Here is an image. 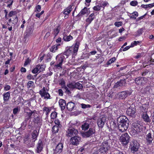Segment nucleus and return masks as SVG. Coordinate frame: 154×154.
<instances>
[{"label":"nucleus","instance_id":"f257e3e1","mask_svg":"<svg viewBox=\"0 0 154 154\" xmlns=\"http://www.w3.org/2000/svg\"><path fill=\"white\" fill-rule=\"evenodd\" d=\"M117 121L119 131L121 132L126 131L129 124L128 119L125 116H121L118 119Z\"/></svg>","mask_w":154,"mask_h":154},{"label":"nucleus","instance_id":"f03ea898","mask_svg":"<svg viewBox=\"0 0 154 154\" xmlns=\"http://www.w3.org/2000/svg\"><path fill=\"white\" fill-rule=\"evenodd\" d=\"M80 45V43L79 41H76L75 45H72L71 47H67L66 48L65 51L63 54L66 56V58L69 55L72 54L74 55H76L78 51L79 46Z\"/></svg>","mask_w":154,"mask_h":154},{"label":"nucleus","instance_id":"7ed1b4c3","mask_svg":"<svg viewBox=\"0 0 154 154\" xmlns=\"http://www.w3.org/2000/svg\"><path fill=\"white\" fill-rule=\"evenodd\" d=\"M56 64L54 65V66L57 68L62 69V63L63 62H65L66 60L64 54H58L56 56Z\"/></svg>","mask_w":154,"mask_h":154},{"label":"nucleus","instance_id":"20e7f679","mask_svg":"<svg viewBox=\"0 0 154 154\" xmlns=\"http://www.w3.org/2000/svg\"><path fill=\"white\" fill-rule=\"evenodd\" d=\"M81 141V137L77 135L71 137L70 140V144L73 146H77Z\"/></svg>","mask_w":154,"mask_h":154},{"label":"nucleus","instance_id":"39448f33","mask_svg":"<svg viewBox=\"0 0 154 154\" xmlns=\"http://www.w3.org/2000/svg\"><path fill=\"white\" fill-rule=\"evenodd\" d=\"M78 131L74 128H69L66 131V135L68 137H72L77 135Z\"/></svg>","mask_w":154,"mask_h":154},{"label":"nucleus","instance_id":"423d86ee","mask_svg":"<svg viewBox=\"0 0 154 154\" xmlns=\"http://www.w3.org/2000/svg\"><path fill=\"white\" fill-rule=\"evenodd\" d=\"M131 93V91H125L119 92L117 95L119 98L120 99H123L128 96L130 95Z\"/></svg>","mask_w":154,"mask_h":154},{"label":"nucleus","instance_id":"0eeeda50","mask_svg":"<svg viewBox=\"0 0 154 154\" xmlns=\"http://www.w3.org/2000/svg\"><path fill=\"white\" fill-rule=\"evenodd\" d=\"M132 125L134 132L135 133H138L142 131L143 129L142 126L137 122L133 123Z\"/></svg>","mask_w":154,"mask_h":154},{"label":"nucleus","instance_id":"6e6552de","mask_svg":"<svg viewBox=\"0 0 154 154\" xmlns=\"http://www.w3.org/2000/svg\"><path fill=\"white\" fill-rule=\"evenodd\" d=\"M126 113L128 115L134 117L136 114V109L134 107L131 106L127 109Z\"/></svg>","mask_w":154,"mask_h":154},{"label":"nucleus","instance_id":"1a4fd4ad","mask_svg":"<svg viewBox=\"0 0 154 154\" xmlns=\"http://www.w3.org/2000/svg\"><path fill=\"white\" fill-rule=\"evenodd\" d=\"M120 140L124 145H126L130 140V137L127 133L123 134L120 137Z\"/></svg>","mask_w":154,"mask_h":154},{"label":"nucleus","instance_id":"9d476101","mask_svg":"<svg viewBox=\"0 0 154 154\" xmlns=\"http://www.w3.org/2000/svg\"><path fill=\"white\" fill-rule=\"evenodd\" d=\"M26 113L27 115L25 117L26 121H28L29 119H31L32 116H34L37 114L35 110L32 111L30 109L28 110Z\"/></svg>","mask_w":154,"mask_h":154},{"label":"nucleus","instance_id":"9b49d317","mask_svg":"<svg viewBox=\"0 0 154 154\" xmlns=\"http://www.w3.org/2000/svg\"><path fill=\"white\" fill-rule=\"evenodd\" d=\"M95 131V130L94 129L90 128L88 131L82 133V136L83 137H88L94 134Z\"/></svg>","mask_w":154,"mask_h":154},{"label":"nucleus","instance_id":"f8f14e48","mask_svg":"<svg viewBox=\"0 0 154 154\" xmlns=\"http://www.w3.org/2000/svg\"><path fill=\"white\" fill-rule=\"evenodd\" d=\"M106 118L104 116H101L97 120V124L99 128H102L103 127Z\"/></svg>","mask_w":154,"mask_h":154},{"label":"nucleus","instance_id":"ddd939ff","mask_svg":"<svg viewBox=\"0 0 154 154\" xmlns=\"http://www.w3.org/2000/svg\"><path fill=\"white\" fill-rule=\"evenodd\" d=\"M63 147V146L62 143H58L57 146L55 149L54 150V154H56L57 153L59 154L62 151Z\"/></svg>","mask_w":154,"mask_h":154},{"label":"nucleus","instance_id":"4468645a","mask_svg":"<svg viewBox=\"0 0 154 154\" xmlns=\"http://www.w3.org/2000/svg\"><path fill=\"white\" fill-rule=\"evenodd\" d=\"M126 83V81L125 79L121 80L120 81L117 82L114 86V88H118L119 87H122L125 86Z\"/></svg>","mask_w":154,"mask_h":154},{"label":"nucleus","instance_id":"2eb2a0df","mask_svg":"<svg viewBox=\"0 0 154 154\" xmlns=\"http://www.w3.org/2000/svg\"><path fill=\"white\" fill-rule=\"evenodd\" d=\"M39 93L42 97H43L45 99H50V95L48 92L39 91Z\"/></svg>","mask_w":154,"mask_h":154},{"label":"nucleus","instance_id":"dca6fc26","mask_svg":"<svg viewBox=\"0 0 154 154\" xmlns=\"http://www.w3.org/2000/svg\"><path fill=\"white\" fill-rule=\"evenodd\" d=\"M135 82L138 85H141L145 83L144 79L142 77H138L135 79Z\"/></svg>","mask_w":154,"mask_h":154},{"label":"nucleus","instance_id":"f3484780","mask_svg":"<svg viewBox=\"0 0 154 154\" xmlns=\"http://www.w3.org/2000/svg\"><path fill=\"white\" fill-rule=\"evenodd\" d=\"M33 31V27L32 26H28L26 28L25 33L26 35L29 36L30 35Z\"/></svg>","mask_w":154,"mask_h":154},{"label":"nucleus","instance_id":"a211bd4d","mask_svg":"<svg viewBox=\"0 0 154 154\" xmlns=\"http://www.w3.org/2000/svg\"><path fill=\"white\" fill-rule=\"evenodd\" d=\"M75 105L74 103L72 102L68 103L66 105V107L68 110L71 111L75 108Z\"/></svg>","mask_w":154,"mask_h":154},{"label":"nucleus","instance_id":"6ab92c4d","mask_svg":"<svg viewBox=\"0 0 154 154\" xmlns=\"http://www.w3.org/2000/svg\"><path fill=\"white\" fill-rule=\"evenodd\" d=\"M43 146L42 141L40 140H39L37 145V152L39 153L43 149Z\"/></svg>","mask_w":154,"mask_h":154},{"label":"nucleus","instance_id":"aec40b11","mask_svg":"<svg viewBox=\"0 0 154 154\" xmlns=\"http://www.w3.org/2000/svg\"><path fill=\"white\" fill-rule=\"evenodd\" d=\"M146 140L147 142L149 144L152 143L153 138L152 137L151 133L150 132H149L146 135Z\"/></svg>","mask_w":154,"mask_h":154},{"label":"nucleus","instance_id":"412c9836","mask_svg":"<svg viewBox=\"0 0 154 154\" xmlns=\"http://www.w3.org/2000/svg\"><path fill=\"white\" fill-rule=\"evenodd\" d=\"M59 103L60 107L61 110H63L64 109L66 106L65 101L63 99H61L59 100Z\"/></svg>","mask_w":154,"mask_h":154},{"label":"nucleus","instance_id":"4be33fe9","mask_svg":"<svg viewBox=\"0 0 154 154\" xmlns=\"http://www.w3.org/2000/svg\"><path fill=\"white\" fill-rule=\"evenodd\" d=\"M133 146L131 148V150L133 152L137 151L139 148L138 144L136 141L134 142Z\"/></svg>","mask_w":154,"mask_h":154},{"label":"nucleus","instance_id":"5701e85b","mask_svg":"<svg viewBox=\"0 0 154 154\" xmlns=\"http://www.w3.org/2000/svg\"><path fill=\"white\" fill-rule=\"evenodd\" d=\"M95 18V16L94 13H92L89 15L88 17L86 19V21L89 24L91 23Z\"/></svg>","mask_w":154,"mask_h":154},{"label":"nucleus","instance_id":"b1692460","mask_svg":"<svg viewBox=\"0 0 154 154\" xmlns=\"http://www.w3.org/2000/svg\"><path fill=\"white\" fill-rule=\"evenodd\" d=\"M3 100L5 102L8 100L10 97V93L9 91L4 93L3 95Z\"/></svg>","mask_w":154,"mask_h":154},{"label":"nucleus","instance_id":"393cba45","mask_svg":"<svg viewBox=\"0 0 154 154\" xmlns=\"http://www.w3.org/2000/svg\"><path fill=\"white\" fill-rule=\"evenodd\" d=\"M8 21L9 23H10L11 22H12L13 24L15 25L18 21V19L17 16H14V17L10 18Z\"/></svg>","mask_w":154,"mask_h":154},{"label":"nucleus","instance_id":"a878e982","mask_svg":"<svg viewBox=\"0 0 154 154\" xmlns=\"http://www.w3.org/2000/svg\"><path fill=\"white\" fill-rule=\"evenodd\" d=\"M89 11L88 10L87 8L85 7L81 10V11L79 13V15L80 16H82L83 15L88 13Z\"/></svg>","mask_w":154,"mask_h":154},{"label":"nucleus","instance_id":"bb28decb","mask_svg":"<svg viewBox=\"0 0 154 154\" xmlns=\"http://www.w3.org/2000/svg\"><path fill=\"white\" fill-rule=\"evenodd\" d=\"M128 15L131 18L135 19L138 16V14L137 12L134 11L132 13H129Z\"/></svg>","mask_w":154,"mask_h":154},{"label":"nucleus","instance_id":"cd10ccee","mask_svg":"<svg viewBox=\"0 0 154 154\" xmlns=\"http://www.w3.org/2000/svg\"><path fill=\"white\" fill-rule=\"evenodd\" d=\"M89 123L85 122L82 125L81 128L83 130L86 131L89 128Z\"/></svg>","mask_w":154,"mask_h":154},{"label":"nucleus","instance_id":"c85d7f7f","mask_svg":"<svg viewBox=\"0 0 154 154\" xmlns=\"http://www.w3.org/2000/svg\"><path fill=\"white\" fill-rule=\"evenodd\" d=\"M60 27L59 26L56 27L54 29L53 32L52 34L54 35L55 37L60 32Z\"/></svg>","mask_w":154,"mask_h":154},{"label":"nucleus","instance_id":"c756f323","mask_svg":"<svg viewBox=\"0 0 154 154\" xmlns=\"http://www.w3.org/2000/svg\"><path fill=\"white\" fill-rule=\"evenodd\" d=\"M142 117L144 121L146 122H149L150 121L149 117L146 112L143 113Z\"/></svg>","mask_w":154,"mask_h":154},{"label":"nucleus","instance_id":"7c9ffc66","mask_svg":"<svg viewBox=\"0 0 154 154\" xmlns=\"http://www.w3.org/2000/svg\"><path fill=\"white\" fill-rule=\"evenodd\" d=\"M148 104H144L142 105V106L141 108V109L142 112H146L148 108Z\"/></svg>","mask_w":154,"mask_h":154},{"label":"nucleus","instance_id":"2f4dec72","mask_svg":"<svg viewBox=\"0 0 154 154\" xmlns=\"http://www.w3.org/2000/svg\"><path fill=\"white\" fill-rule=\"evenodd\" d=\"M63 39L65 41L69 42L72 40L73 39V37L72 36L70 35H69L68 36L64 35L63 36Z\"/></svg>","mask_w":154,"mask_h":154},{"label":"nucleus","instance_id":"473e14b6","mask_svg":"<svg viewBox=\"0 0 154 154\" xmlns=\"http://www.w3.org/2000/svg\"><path fill=\"white\" fill-rule=\"evenodd\" d=\"M38 135V132L36 130H34L32 134V138L34 139V142L36 140L37 137Z\"/></svg>","mask_w":154,"mask_h":154},{"label":"nucleus","instance_id":"72a5a7b5","mask_svg":"<svg viewBox=\"0 0 154 154\" xmlns=\"http://www.w3.org/2000/svg\"><path fill=\"white\" fill-rule=\"evenodd\" d=\"M103 147L105 150H108L109 149V146L108 144V142L106 141L103 142L101 145Z\"/></svg>","mask_w":154,"mask_h":154},{"label":"nucleus","instance_id":"f704fd0d","mask_svg":"<svg viewBox=\"0 0 154 154\" xmlns=\"http://www.w3.org/2000/svg\"><path fill=\"white\" fill-rule=\"evenodd\" d=\"M34 122L35 123H37L38 125H41L42 120L39 116H37L35 118Z\"/></svg>","mask_w":154,"mask_h":154},{"label":"nucleus","instance_id":"c9c22d12","mask_svg":"<svg viewBox=\"0 0 154 154\" xmlns=\"http://www.w3.org/2000/svg\"><path fill=\"white\" fill-rule=\"evenodd\" d=\"M58 45H55L51 46L50 48V51L52 52H55L58 49Z\"/></svg>","mask_w":154,"mask_h":154},{"label":"nucleus","instance_id":"e433bc0d","mask_svg":"<svg viewBox=\"0 0 154 154\" xmlns=\"http://www.w3.org/2000/svg\"><path fill=\"white\" fill-rule=\"evenodd\" d=\"M60 127L57 125L54 126L52 128V131L54 133H55L58 132Z\"/></svg>","mask_w":154,"mask_h":154},{"label":"nucleus","instance_id":"4c0bfd02","mask_svg":"<svg viewBox=\"0 0 154 154\" xmlns=\"http://www.w3.org/2000/svg\"><path fill=\"white\" fill-rule=\"evenodd\" d=\"M43 111L45 112L46 115H48L50 111H51V109H50L48 107L45 106L43 109Z\"/></svg>","mask_w":154,"mask_h":154},{"label":"nucleus","instance_id":"58836bf2","mask_svg":"<svg viewBox=\"0 0 154 154\" xmlns=\"http://www.w3.org/2000/svg\"><path fill=\"white\" fill-rule=\"evenodd\" d=\"M74 88H78V89H81L82 88V85L79 82L74 83Z\"/></svg>","mask_w":154,"mask_h":154},{"label":"nucleus","instance_id":"ea45409f","mask_svg":"<svg viewBox=\"0 0 154 154\" xmlns=\"http://www.w3.org/2000/svg\"><path fill=\"white\" fill-rule=\"evenodd\" d=\"M39 71V65H37L36 67L33 69L32 70V72L34 74H35L37 73Z\"/></svg>","mask_w":154,"mask_h":154},{"label":"nucleus","instance_id":"a19ab883","mask_svg":"<svg viewBox=\"0 0 154 154\" xmlns=\"http://www.w3.org/2000/svg\"><path fill=\"white\" fill-rule=\"evenodd\" d=\"M101 7L103 8V9L104 7L108 5L109 4L107 2H102L100 4Z\"/></svg>","mask_w":154,"mask_h":154},{"label":"nucleus","instance_id":"79ce46f5","mask_svg":"<svg viewBox=\"0 0 154 154\" xmlns=\"http://www.w3.org/2000/svg\"><path fill=\"white\" fill-rule=\"evenodd\" d=\"M34 85V83L32 81H29L27 83V87L28 88H30Z\"/></svg>","mask_w":154,"mask_h":154},{"label":"nucleus","instance_id":"37998d69","mask_svg":"<svg viewBox=\"0 0 154 154\" xmlns=\"http://www.w3.org/2000/svg\"><path fill=\"white\" fill-rule=\"evenodd\" d=\"M101 7L100 5H97L96 6H94L93 8V9L96 11H99L101 9Z\"/></svg>","mask_w":154,"mask_h":154},{"label":"nucleus","instance_id":"c03bdc74","mask_svg":"<svg viewBox=\"0 0 154 154\" xmlns=\"http://www.w3.org/2000/svg\"><path fill=\"white\" fill-rule=\"evenodd\" d=\"M57 115V113L56 112H52L51 115V119H54L56 118Z\"/></svg>","mask_w":154,"mask_h":154},{"label":"nucleus","instance_id":"a18cd8bd","mask_svg":"<svg viewBox=\"0 0 154 154\" xmlns=\"http://www.w3.org/2000/svg\"><path fill=\"white\" fill-rule=\"evenodd\" d=\"M16 14V12L15 11H11L8 14V16L9 17H12L13 16V17H14V16H16L15 15V14Z\"/></svg>","mask_w":154,"mask_h":154},{"label":"nucleus","instance_id":"49530a36","mask_svg":"<svg viewBox=\"0 0 154 154\" xmlns=\"http://www.w3.org/2000/svg\"><path fill=\"white\" fill-rule=\"evenodd\" d=\"M4 90L5 91H8L10 90L11 88V87L10 85H5L4 86Z\"/></svg>","mask_w":154,"mask_h":154},{"label":"nucleus","instance_id":"de8ad7c7","mask_svg":"<svg viewBox=\"0 0 154 154\" xmlns=\"http://www.w3.org/2000/svg\"><path fill=\"white\" fill-rule=\"evenodd\" d=\"M140 42L139 41H134L133 42H132L131 44V47H133L134 46L137 45V44H139Z\"/></svg>","mask_w":154,"mask_h":154},{"label":"nucleus","instance_id":"09e8293b","mask_svg":"<svg viewBox=\"0 0 154 154\" xmlns=\"http://www.w3.org/2000/svg\"><path fill=\"white\" fill-rule=\"evenodd\" d=\"M105 148L102 146H100V148L99 149L100 152L101 153H105L107 150H105Z\"/></svg>","mask_w":154,"mask_h":154},{"label":"nucleus","instance_id":"8fccbe9b","mask_svg":"<svg viewBox=\"0 0 154 154\" xmlns=\"http://www.w3.org/2000/svg\"><path fill=\"white\" fill-rule=\"evenodd\" d=\"M39 65V72L43 71L45 68V66L44 65H42L40 66V65Z\"/></svg>","mask_w":154,"mask_h":154},{"label":"nucleus","instance_id":"3c124183","mask_svg":"<svg viewBox=\"0 0 154 154\" xmlns=\"http://www.w3.org/2000/svg\"><path fill=\"white\" fill-rule=\"evenodd\" d=\"M67 87L71 89H73L74 88V83H71L67 84Z\"/></svg>","mask_w":154,"mask_h":154},{"label":"nucleus","instance_id":"603ef678","mask_svg":"<svg viewBox=\"0 0 154 154\" xmlns=\"http://www.w3.org/2000/svg\"><path fill=\"white\" fill-rule=\"evenodd\" d=\"M54 123L56 125L60 128L62 127V125L60 124V122L58 120L56 119L54 121Z\"/></svg>","mask_w":154,"mask_h":154},{"label":"nucleus","instance_id":"864d4df0","mask_svg":"<svg viewBox=\"0 0 154 154\" xmlns=\"http://www.w3.org/2000/svg\"><path fill=\"white\" fill-rule=\"evenodd\" d=\"M72 6H69L67 8H66L65 9V11H66L67 12L70 13L72 9Z\"/></svg>","mask_w":154,"mask_h":154},{"label":"nucleus","instance_id":"5fc2aeb1","mask_svg":"<svg viewBox=\"0 0 154 154\" xmlns=\"http://www.w3.org/2000/svg\"><path fill=\"white\" fill-rule=\"evenodd\" d=\"M143 32V28H141L138 30L137 31V36H139L142 34Z\"/></svg>","mask_w":154,"mask_h":154},{"label":"nucleus","instance_id":"6e6d98bb","mask_svg":"<svg viewBox=\"0 0 154 154\" xmlns=\"http://www.w3.org/2000/svg\"><path fill=\"white\" fill-rule=\"evenodd\" d=\"M122 22H116L114 23V25L117 27H119L122 25Z\"/></svg>","mask_w":154,"mask_h":154},{"label":"nucleus","instance_id":"4d7b16f0","mask_svg":"<svg viewBox=\"0 0 154 154\" xmlns=\"http://www.w3.org/2000/svg\"><path fill=\"white\" fill-rule=\"evenodd\" d=\"M81 105L82 106V108L83 109H85L87 108H89L91 107V106L90 105H86L83 103L81 104Z\"/></svg>","mask_w":154,"mask_h":154},{"label":"nucleus","instance_id":"13d9d810","mask_svg":"<svg viewBox=\"0 0 154 154\" xmlns=\"http://www.w3.org/2000/svg\"><path fill=\"white\" fill-rule=\"evenodd\" d=\"M138 2L137 1H131L130 3V4L132 6H135L137 5Z\"/></svg>","mask_w":154,"mask_h":154},{"label":"nucleus","instance_id":"bf43d9fd","mask_svg":"<svg viewBox=\"0 0 154 154\" xmlns=\"http://www.w3.org/2000/svg\"><path fill=\"white\" fill-rule=\"evenodd\" d=\"M35 9V12H39L41 10V6L39 5H37L36 6Z\"/></svg>","mask_w":154,"mask_h":154},{"label":"nucleus","instance_id":"052dcab7","mask_svg":"<svg viewBox=\"0 0 154 154\" xmlns=\"http://www.w3.org/2000/svg\"><path fill=\"white\" fill-rule=\"evenodd\" d=\"M115 60V57L112 58L109 60V61L107 62V63L109 64H110L114 62Z\"/></svg>","mask_w":154,"mask_h":154},{"label":"nucleus","instance_id":"680f3d73","mask_svg":"<svg viewBox=\"0 0 154 154\" xmlns=\"http://www.w3.org/2000/svg\"><path fill=\"white\" fill-rule=\"evenodd\" d=\"M31 61V60L29 59V58H27L25 61V62L24 63V66H26L27 65H28V64Z\"/></svg>","mask_w":154,"mask_h":154},{"label":"nucleus","instance_id":"e2e57ef3","mask_svg":"<svg viewBox=\"0 0 154 154\" xmlns=\"http://www.w3.org/2000/svg\"><path fill=\"white\" fill-rule=\"evenodd\" d=\"M27 79L29 80H31L34 79V77L33 75L31 74H29L27 76Z\"/></svg>","mask_w":154,"mask_h":154},{"label":"nucleus","instance_id":"0e129e2a","mask_svg":"<svg viewBox=\"0 0 154 154\" xmlns=\"http://www.w3.org/2000/svg\"><path fill=\"white\" fill-rule=\"evenodd\" d=\"M58 93L59 95L60 96H62L63 95V92L61 89H59L58 90Z\"/></svg>","mask_w":154,"mask_h":154},{"label":"nucleus","instance_id":"69168bd1","mask_svg":"<svg viewBox=\"0 0 154 154\" xmlns=\"http://www.w3.org/2000/svg\"><path fill=\"white\" fill-rule=\"evenodd\" d=\"M18 111V109L17 108H16L14 109L13 113L14 114H16Z\"/></svg>","mask_w":154,"mask_h":154},{"label":"nucleus","instance_id":"338daca9","mask_svg":"<svg viewBox=\"0 0 154 154\" xmlns=\"http://www.w3.org/2000/svg\"><path fill=\"white\" fill-rule=\"evenodd\" d=\"M27 121H25V118L24 121L22 123L21 125L23 127H25L27 125Z\"/></svg>","mask_w":154,"mask_h":154},{"label":"nucleus","instance_id":"774afa93","mask_svg":"<svg viewBox=\"0 0 154 154\" xmlns=\"http://www.w3.org/2000/svg\"><path fill=\"white\" fill-rule=\"evenodd\" d=\"M110 154H124L121 152L116 151L114 152H112Z\"/></svg>","mask_w":154,"mask_h":154}]
</instances>
